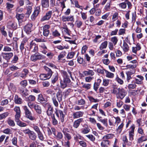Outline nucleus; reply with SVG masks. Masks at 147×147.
Masks as SVG:
<instances>
[{"mask_svg":"<svg viewBox=\"0 0 147 147\" xmlns=\"http://www.w3.org/2000/svg\"><path fill=\"white\" fill-rule=\"evenodd\" d=\"M61 73L63 75V80H60V87L64 89L67 86V84L71 82V80L69 76L66 71L62 70Z\"/></svg>","mask_w":147,"mask_h":147,"instance_id":"obj_1","label":"nucleus"},{"mask_svg":"<svg viewBox=\"0 0 147 147\" xmlns=\"http://www.w3.org/2000/svg\"><path fill=\"white\" fill-rule=\"evenodd\" d=\"M44 107L47 108L46 113L47 115L48 116H51L55 115V113H53L54 111L53 107L50 103L47 102L45 104Z\"/></svg>","mask_w":147,"mask_h":147,"instance_id":"obj_2","label":"nucleus"},{"mask_svg":"<svg viewBox=\"0 0 147 147\" xmlns=\"http://www.w3.org/2000/svg\"><path fill=\"white\" fill-rule=\"evenodd\" d=\"M23 108L24 110L26 117L31 121H33L35 119V117L32 116V114L31 112L29 110L26 106L23 107Z\"/></svg>","mask_w":147,"mask_h":147,"instance_id":"obj_3","label":"nucleus"},{"mask_svg":"<svg viewBox=\"0 0 147 147\" xmlns=\"http://www.w3.org/2000/svg\"><path fill=\"white\" fill-rule=\"evenodd\" d=\"M37 100L38 102L42 104H43L45 105V104L47 103L48 101L47 96L40 93L38 95Z\"/></svg>","mask_w":147,"mask_h":147,"instance_id":"obj_4","label":"nucleus"},{"mask_svg":"<svg viewBox=\"0 0 147 147\" xmlns=\"http://www.w3.org/2000/svg\"><path fill=\"white\" fill-rule=\"evenodd\" d=\"M119 91L116 97L118 99L122 100L127 94V92L123 88L119 89Z\"/></svg>","mask_w":147,"mask_h":147,"instance_id":"obj_5","label":"nucleus"},{"mask_svg":"<svg viewBox=\"0 0 147 147\" xmlns=\"http://www.w3.org/2000/svg\"><path fill=\"white\" fill-rule=\"evenodd\" d=\"M40 6L36 7L34 8V10L31 16V19L34 20L39 14L40 11Z\"/></svg>","mask_w":147,"mask_h":147,"instance_id":"obj_6","label":"nucleus"},{"mask_svg":"<svg viewBox=\"0 0 147 147\" xmlns=\"http://www.w3.org/2000/svg\"><path fill=\"white\" fill-rule=\"evenodd\" d=\"M30 49H32V52L35 53L34 55L36 54L38 51V47L33 41H32L30 43Z\"/></svg>","mask_w":147,"mask_h":147,"instance_id":"obj_7","label":"nucleus"},{"mask_svg":"<svg viewBox=\"0 0 147 147\" xmlns=\"http://www.w3.org/2000/svg\"><path fill=\"white\" fill-rule=\"evenodd\" d=\"M52 13V12L51 11H49L46 13L45 15L41 18V21L43 22L49 20L51 17Z\"/></svg>","mask_w":147,"mask_h":147,"instance_id":"obj_8","label":"nucleus"},{"mask_svg":"<svg viewBox=\"0 0 147 147\" xmlns=\"http://www.w3.org/2000/svg\"><path fill=\"white\" fill-rule=\"evenodd\" d=\"M50 26L48 25H46L44 26L43 27V34L45 36H47L50 33V31L49 29Z\"/></svg>","mask_w":147,"mask_h":147,"instance_id":"obj_9","label":"nucleus"},{"mask_svg":"<svg viewBox=\"0 0 147 147\" xmlns=\"http://www.w3.org/2000/svg\"><path fill=\"white\" fill-rule=\"evenodd\" d=\"M84 112L81 111H78L73 113L72 114L73 118L74 119H77L83 116Z\"/></svg>","mask_w":147,"mask_h":147,"instance_id":"obj_10","label":"nucleus"},{"mask_svg":"<svg viewBox=\"0 0 147 147\" xmlns=\"http://www.w3.org/2000/svg\"><path fill=\"white\" fill-rule=\"evenodd\" d=\"M61 20L63 22L73 21H74V17L73 16H63L61 17Z\"/></svg>","mask_w":147,"mask_h":147,"instance_id":"obj_11","label":"nucleus"},{"mask_svg":"<svg viewBox=\"0 0 147 147\" xmlns=\"http://www.w3.org/2000/svg\"><path fill=\"white\" fill-rule=\"evenodd\" d=\"M24 29L27 34H29L32 30V25L31 24H28L24 27Z\"/></svg>","mask_w":147,"mask_h":147,"instance_id":"obj_12","label":"nucleus"},{"mask_svg":"<svg viewBox=\"0 0 147 147\" xmlns=\"http://www.w3.org/2000/svg\"><path fill=\"white\" fill-rule=\"evenodd\" d=\"M84 121V119L80 118L75 120L73 124V126L75 128H77L79 126L80 123Z\"/></svg>","mask_w":147,"mask_h":147,"instance_id":"obj_13","label":"nucleus"},{"mask_svg":"<svg viewBox=\"0 0 147 147\" xmlns=\"http://www.w3.org/2000/svg\"><path fill=\"white\" fill-rule=\"evenodd\" d=\"M14 110L16 112V114L15 115V119L20 118L21 111L20 107L18 106L15 107Z\"/></svg>","mask_w":147,"mask_h":147,"instance_id":"obj_14","label":"nucleus"},{"mask_svg":"<svg viewBox=\"0 0 147 147\" xmlns=\"http://www.w3.org/2000/svg\"><path fill=\"white\" fill-rule=\"evenodd\" d=\"M45 57V56H31L30 60L33 62H35L38 60L42 59Z\"/></svg>","mask_w":147,"mask_h":147,"instance_id":"obj_15","label":"nucleus"},{"mask_svg":"<svg viewBox=\"0 0 147 147\" xmlns=\"http://www.w3.org/2000/svg\"><path fill=\"white\" fill-rule=\"evenodd\" d=\"M59 74L57 71H56L53 75L51 78V83L54 84L57 81L58 79Z\"/></svg>","mask_w":147,"mask_h":147,"instance_id":"obj_16","label":"nucleus"},{"mask_svg":"<svg viewBox=\"0 0 147 147\" xmlns=\"http://www.w3.org/2000/svg\"><path fill=\"white\" fill-rule=\"evenodd\" d=\"M136 76L137 78H140V80L136 78L135 79V81L134 82L135 84H142L143 83L142 81L144 79V77L141 75H138Z\"/></svg>","mask_w":147,"mask_h":147,"instance_id":"obj_17","label":"nucleus"},{"mask_svg":"<svg viewBox=\"0 0 147 147\" xmlns=\"http://www.w3.org/2000/svg\"><path fill=\"white\" fill-rule=\"evenodd\" d=\"M62 91L60 89H59L57 92L56 95V98L58 101L59 102L62 100L63 95L62 94Z\"/></svg>","mask_w":147,"mask_h":147,"instance_id":"obj_18","label":"nucleus"},{"mask_svg":"<svg viewBox=\"0 0 147 147\" xmlns=\"http://www.w3.org/2000/svg\"><path fill=\"white\" fill-rule=\"evenodd\" d=\"M20 118H18L15 119V120L16 122L17 125L20 127H23L26 126H27L26 124L20 121Z\"/></svg>","mask_w":147,"mask_h":147,"instance_id":"obj_19","label":"nucleus"},{"mask_svg":"<svg viewBox=\"0 0 147 147\" xmlns=\"http://www.w3.org/2000/svg\"><path fill=\"white\" fill-rule=\"evenodd\" d=\"M14 100L15 103L18 104H22L23 100L20 97H19L17 95H15L14 98Z\"/></svg>","mask_w":147,"mask_h":147,"instance_id":"obj_20","label":"nucleus"},{"mask_svg":"<svg viewBox=\"0 0 147 147\" xmlns=\"http://www.w3.org/2000/svg\"><path fill=\"white\" fill-rule=\"evenodd\" d=\"M120 89V88H118L116 85H114L113 86L112 88V89L111 90V93L114 94H115L116 96L117 95L119 91V89Z\"/></svg>","mask_w":147,"mask_h":147,"instance_id":"obj_21","label":"nucleus"},{"mask_svg":"<svg viewBox=\"0 0 147 147\" xmlns=\"http://www.w3.org/2000/svg\"><path fill=\"white\" fill-rule=\"evenodd\" d=\"M29 138L32 140L35 141L37 138V135L33 131H32L28 136Z\"/></svg>","mask_w":147,"mask_h":147,"instance_id":"obj_22","label":"nucleus"},{"mask_svg":"<svg viewBox=\"0 0 147 147\" xmlns=\"http://www.w3.org/2000/svg\"><path fill=\"white\" fill-rule=\"evenodd\" d=\"M44 68L46 71V74L48 75V76L49 78H51L53 73V72L52 71L51 69L46 66H44Z\"/></svg>","mask_w":147,"mask_h":147,"instance_id":"obj_23","label":"nucleus"},{"mask_svg":"<svg viewBox=\"0 0 147 147\" xmlns=\"http://www.w3.org/2000/svg\"><path fill=\"white\" fill-rule=\"evenodd\" d=\"M41 5L43 8H48L49 6V0H41Z\"/></svg>","mask_w":147,"mask_h":147,"instance_id":"obj_24","label":"nucleus"},{"mask_svg":"<svg viewBox=\"0 0 147 147\" xmlns=\"http://www.w3.org/2000/svg\"><path fill=\"white\" fill-rule=\"evenodd\" d=\"M84 139V138L83 136L78 134L75 135L74 137V139L76 142H80L79 140V139L83 140Z\"/></svg>","mask_w":147,"mask_h":147,"instance_id":"obj_25","label":"nucleus"},{"mask_svg":"<svg viewBox=\"0 0 147 147\" xmlns=\"http://www.w3.org/2000/svg\"><path fill=\"white\" fill-rule=\"evenodd\" d=\"M62 132L63 133L65 139H67V140H69L71 139L72 137L70 134L68 133L64 130H63Z\"/></svg>","mask_w":147,"mask_h":147,"instance_id":"obj_26","label":"nucleus"},{"mask_svg":"<svg viewBox=\"0 0 147 147\" xmlns=\"http://www.w3.org/2000/svg\"><path fill=\"white\" fill-rule=\"evenodd\" d=\"M63 135L61 132L58 131L57 134L54 136L55 138L57 140H59L63 138Z\"/></svg>","mask_w":147,"mask_h":147,"instance_id":"obj_27","label":"nucleus"},{"mask_svg":"<svg viewBox=\"0 0 147 147\" xmlns=\"http://www.w3.org/2000/svg\"><path fill=\"white\" fill-rule=\"evenodd\" d=\"M34 109L38 114L40 115L41 114L42 109L40 106L36 104V105L35 106Z\"/></svg>","mask_w":147,"mask_h":147,"instance_id":"obj_28","label":"nucleus"},{"mask_svg":"<svg viewBox=\"0 0 147 147\" xmlns=\"http://www.w3.org/2000/svg\"><path fill=\"white\" fill-rule=\"evenodd\" d=\"M36 97L34 95H30L28 97L26 98L25 100L29 102H33L35 100Z\"/></svg>","mask_w":147,"mask_h":147,"instance_id":"obj_29","label":"nucleus"},{"mask_svg":"<svg viewBox=\"0 0 147 147\" xmlns=\"http://www.w3.org/2000/svg\"><path fill=\"white\" fill-rule=\"evenodd\" d=\"M16 18L18 20V22L21 23L22 22V20L24 17V15L23 14H17L16 15Z\"/></svg>","mask_w":147,"mask_h":147,"instance_id":"obj_30","label":"nucleus"},{"mask_svg":"<svg viewBox=\"0 0 147 147\" xmlns=\"http://www.w3.org/2000/svg\"><path fill=\"white\" fill-rule=\"evenodd\" d=\"M51 117L52 124L55 126L58 124V121L55 117V115L50 116Z\"/></svg>","mask_w":147,"mask_h":147,"instance_id":"obj_31","label":"nucleus"},{"mask_svg":"<svg viewBox=\"0 0 147 147\" xmlns=\"http://www.w3.org/2000/svg\"><path fill=\"white\" fill-rule=\"evenodd\" d=\"M9 113L6 112L0 114V120L5 119L9 115Z\"/></svg>","mask_w":147,"mask_h":147,"instance_id":"obj_32","label":"nucleus"},{"mask_svg":"<svg viewBox=\"0 0 147 147\" xmlns=\"http://www.w3.org/2000/svg\"><path fill=\"white\" fill-rule=\"evenodd\" d=\"M105 71L106 74V77L107 78H112L114 77V74L111 72H110L106 70H105Z\"/></svg>","mask_w":147,"mask_h":147,"instance_id":"obj_33","label":"nucleus"},{"mask_svg":"<svg viewBox=\"0 0 147 147\" xmlns=\"http://www.w3.org/2000/svg\"><path fill=\"white\" fill-rule=\"evenodd\" d=\"M111 144V142L109 140H106L102 138V141L101 143L102 145H107V146H108L110 145Z\"/></svg>","mask_w":147,"mask_h":147,"instance_id":"obj_34","label":"nucleus"},{"mask_svg":"<svg viewBox=\"0 0 147 147\" xmlns=\"http://www.w3.org/2000/svg\"><path fill=\"white\" fill-rule=\"evenodd\" d=\"M58 113H59L60 114V118L61 121L62 123H63L64 121L65 115L63 114V111L60 110H59Z\"/></svg>","mask_w":147,"mask_h":147,"instance_id":"obj_35","label":"nucleus"},{"mask_svg":"<svg viewBox=\"0 0 147 147\" xmlns=\"http://www.w3.org/2000/svg\"><path fill=\"white\" fill-rule=\"evenodd\" d=\"M81 84L82 85V87L86 89L87 90L90 89L92 86L91 84H86L84 83L83 82H82Z\"/></svg>","mask_w":147,"mask_h":147,"instance_id":"obj_36","label":"nucleus"},{"mask_svg":"<svg viewBox=\"0 0 147 147\" xmlns=\"http://www.w3.org/2000/svg\"><path fill=\"white\" fill-rule=\"evenodd\" d=\"M141 47L139 43L137 44L136 47H133L132 51V52L134 53H136L137 51L140 50Z\"/></svg>","mask_w":147,"mask_h":147,"instance_id":"obj_37","label":"nucleus"},{"mask_svg":"<svg viewBox=\"0 0 147 147\" xmlns=\"http://www.w3.org/2000/svg\"><path fill=\"white\" fill-rule=\"evenodd\" d=\"M114 135L111 134H107L106 135L102 137V139H105V140H108L109 139H111L113 137Z\"/></svg>","mask_w":147,"mask_h":147,"instance_id":"obj_38","label":"nucleus"},{"mask_svg":"<svg viewBox=\"0 0 147 147\" xmlns=\"http://www.w3.org/2000/svg\"><path fill=\"white\" fill-rule=\"evenodd\" d=\"M40 79L42 80H44L47 79H49L50 78L48 76V75L46 74H41L40 76Z\"/></svg>","mask_w":147,"mask_h":147,"instance_id":"obj_39","label":"nucleus"},{"mask_svg":"<svg viewBox=\"0 0 147 147\" xmlns=\"http://www.w3.org/2000/svg\"><path fill=\"white\" fill-rule=\"evenodd\" d=\"M122 47L124 52H127L128 51L129 49V48L128 45L125 42H124L123 43Z\"/></svg>","mask_w":147,"mask_h":147,"instance_id":"obj_40","label":"nucleus"},{"mask_svg":"<svg viewBox=\"0 0 147 147\" xmlns=\"http://www.w3.org/2000/svg\"><path fill=\"white\" fill-rule=\"evenodd\" d=\"M81 132L84 134H87L90 131V129L88 127H85L81 129Z\"/></svg>","mask_w":147,"mask_h":147,"instance_id":"obj_41","label":"nucleus"},{"mask_svg":"<svg viewBox=\"0 0 147 147\" xmlns=\"http://www.w3.org/2000/svg\"><path fill=\"white\" fill-rule=\"evenodd\" d=\"M52 100L54 106L56 107H58L59 103L56 100V98L55 96H54L52 98Z\"/></svg>","mask_w":147,"mask_h":147,"instance_id":"obj_42","label":"nucleus"},{"mask_svg":"<svg viewBox=\"0 0 147 147\" xmlns=\"http://www.w3.org/2000/svg\"><path fill=\"white\" fill-rule=\"evenodd\" d=\"M37 134L38 137L40 140L41 141L44 140L45 138L44 137L41 131L37 133Z\"/></svg>","mask_w":147,"mask_h":147,"instance_id":"obj_43","label":"nucleus"},{"mask_svg":"<svg viewBox=\"0 0 147 147\" xmlns=\"http://www.w3.org/2000/svg\"><path fill=\"white\" fill-rule=\"evenodd\" d=\"M118 41L117 37L116 36H114L111 38V41L113 43L114 45H115Z\"/></svg>","mask_w":147,"mask_h":147,"instance_id":"obj_44","label":"nucleus"},{"mask_svg":"<svg viewBox=\"0 0 147 147\" xmlns=\"http://www.w3.org/2000/svg\"><path fill=\"white\" fill-rule=\"evenodd\" d=\"M124 123H122L118 127L116 130L117 132L120 133L122 130L124 126Z\"/></svg>","mask_w":147,"mask_h":147,"instance_id":"obj_45","label":"nucleus"},{"mask_svg":"<svg viewBox=\"0 0 147 147\" xmlns=\"http://www.w3.org/2000/svg\"><path fill=\"white\" fill-rule=\"evenodd\" d=\"M107 45V42L106 41H104L102 43L100 47V49L106 48Z\"/></svg>","mask_w":147,"mask_h":147,"instance_id":"obj_46","label":"nucleus"},{"mask_svg":"<svg viewBox=\"0 0 147 147\" xmlns=\"http://www.w3.org/2000/svg\"><path fill=\"white\" fill-rule=\"evenodd\" d=\"M135 128V125L133 124L130 127L129 130V133L134 134V129Z\"/></svg>","mask_w":147,"mask_h":147,"instance_id":"obj_47","label":"nucleus"},{"mask_svg":"<svg viewBox=\"0 0 147 147\" xmlns=\"http://www.w3.org/2000/svg\"><path fill=\"white\" fill-rule=\"evenodd\" d=\"M86 136L88 138L89 140L92 142H94L95 140V138L94 136L92 134H89Z\"/></svg>","mask_w":147,"mask_h":147,"instance_id":"obj_48","label":"nucleus"},{"mask_svg":"<svg viewBox=\"0 0 147 147\" xmlns=\"http://www.w3.org/2000/svg\"><path fill=\"white\" fill-rule=\"evenodd\" d=\"M27 82L26 80H23L20 82V85L23 88H25L27 85Z\"/></svg>","mask_w":147,"mask_h":147,"instance_id":"obj_49","label":"nucleus"},{"mask_svg":"<svg viewBox=\"0 0 147 147\" xmlns=\"http://www.w3.org/2000/svg\"><path fill=\"white\" fill-rule=\"evenodd\" d=\"M8 124L10 126L13 127L15 125V123L14 121L11 119H9L7 121Z\"/></svg>","mask_w":147,"mask_h":147,"instance_id":"obj_50","label":"nucleus"},{"mask_svg":"<svg viewBox=\"0 0 147 147\" xmlns=\"http://www.w3.org/2000/svg\"><path fill=\"white\" fill-rule=\"evenodd\" d=\"M52 35L55 37H59L60 36V34L56 30L53 31Z\"/></svg>","mask_w":147,"mask_h":147,"instance_id":"obj_51","label":"nucleus"},{"mask_svg":"<svg viewBox=\"0 0 147 147\" xmlns=\"http://www.w3.org/2000/svg\"><path fill=\"white\" fill-rule=\"evenodd\" d=\"M64 56H58V60L59 62L64 63L66 61L65 59H64Z\"/></svg>","mask_w":147,"mask_h":147,"instance_id":"obj_52","label":"nucleus"},{"mask_svg":"<svg viewBox=\"0 0 147 147\" xmlns=\"http://www.w3.org/2000/svg\"><path fill=\"white\" fill-rule=\"evenodd\" d=\"M99 121L101 122L106 127L108 126V124L107 119L105 118L102 120H100Z\"/></svg>","mask_w":147,"mask_h":147,"instance_id":"obj_53","label":"nucleus"},{"mask_svg":"<svg viewBox=\"0 0 147 147\" xmlns=\"http://www.w3.org/2000/svg\"><path fill=\"white\" fill-rule=\"evenodd\" d=\"M136 67V66L135 65H127L126 66L124 67H126V68H124L123 69H134Z\"/></svg>","mask_w":147,"mask_h":147,"instance_id":"obj_54","label":"nucleus"},{"mask_svg":"<svg viewBox=\"0 0 147 147\" xmlns=\"http://www.w3.org/2000/svg\"><path fill=\"white\" fill-rule=\"evenodd\" d=\"M9 102L7 99H5L1 101V105L2 106H4L7 105Z\"/></svg>","mask_w":147,"mask_h":147,"instance_id":"obj_55","label":"nucleus"},{"mask_svg":"<svg viewBox=\"0 0 147 147\" xmlns=\"http://www.w3.org/2000/svg\"><path fill=\"white\" fill-rule=\"evenodd\" d=\"M33 128L37 133L41 131L40 129L38 126L36 125H34Z\"/></svg>","mask_w":147,"mask_h":147,"instance_id":"obj_56","label":"nucleus"},{"mask_svg":"<svg viewBox=\"0 0 147 147\" xmlns=\"http://www.w3.org/2000/svg\"><path fill=\"white\" fill-rule=\"evenodd\" d=\"M90 101L91 102H96L99 101L97 99H95L92 96H89L88 97Z\"/></svg>","mask_w":147,"mask_h":147,"instance_id":"obj_57","label":"nucleus"},{"mask_svg":"<svg viewBox=\"0 0 147 147\" xmlns=\"http://www.w3.org/2000/svg\"><path fill=\"white\" fill-rule=\"evenodd\" d=\"M85 100L83 99H81L80 100H78V103L77 104L80 105H83L85 104Z\"/></svg>","mask_w":147,"mask_h":147,"instance_id":"obj_58","label":"nucleus"},{"mask_svg":"<svg viewBox=\"0 0 147 147\" xmlns=\"http://www.w3.org/2000/svg\"><path fill=\"white\" fill-rule=\"evenodd\" d=\"M102 85L104 86H107L109 83V81L108 80L104 79L103 80Z\"/></svg>","mask_w":147,"mask_h":147,"instance_id":"obj_59","label":"nucleus"},{"mask_svg":"<svg viewBox=\"0 0 147 147\" xmlns=\"http://www.w3.org/2000/svg\"><path fill=\"white\" fill-rule=\"evenodd\" d=\"M115 80L117 82L120 84L122 85L123 83V80L119 78L117 76V77L116 78Z\"/></svg>","mask_w":147,"mask_h":147,"instance_id":"obj_60","label":"nucleus"},{"mask_svg":"<svg viewBox=\"0 0 147 147\" xmlns=\"http://www.w3.org/2000/svg\"><path fill=\"white\" fill-rule=\"evenodd\" d=\"M5 29V27L3 26L1 28L0 30L2 34L5 36H7V33L4 30Z\"/></svg>","mask_w":147,"mask_h":147,"instance_id":"obj_61","label":"nucleus"},{"mask_svg":"<svg viewBox=\"0 0 147 147\" xmlns=\"http://www.w3.org/2000/svg\"><path fill=\"white\" fill-rule=\"evenodd\" d=\"M11 129L9 128H7L4 129L3 131V132L6 134H9L11 133Z\"/></svg>","mask_w":147,"mask_h":147,"instance_id":"obj_62","label":"nucleus"},{"mask_svg":"<svg viewBox=\"0 0 147 147\" xmlns=\"http://www.w3.org/2000/svg\"><path fill=\"white\" fill-rule=\"evenodd\" d=\"M77 27L78 28H80L82 24V22L80 20H77L76 22Z\"/></svg>","mask_w":147,"mask_h":147,"instance_id":"obj_63","label":"nucleus"},{"mask_svg":"<svg viewBox=\"0 0 147 147\" xmlns=\"http://www.w3.org/2000/svg\"><path fill=\"white\" fill-rule=\"evenodd\" d=\"M36 145L34 142H33L30 143L29 146H26L24 147H36Z\"/></svg>","mask_w":147,"mask_h":147,"instance_id":"obj_64","label":"nucleus"}]
</instances>
